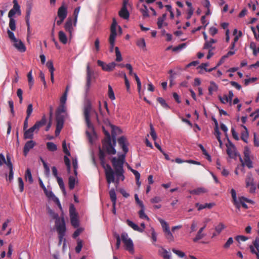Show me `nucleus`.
<instances>
[{"instance_id":"nucleus-1","label":"nucleus","mask_w":259,"mask_h":259,"mask_svg":"<svg viewBox=\"0 0 259 259\" xmlns=\"http://www.w3.org/2000/svg\"><path fill=\"white\" fill-rule=\"evenodd\" d=\"M116 136L112 135V140L102 141V149L99 148V158L101 164L105 170L107 182L108 184L114 182V172L109 164L105 163L106 152L109 155H114L116 153L115 149L116 146Z\"/></svg>"},{"instance_id":"nucleus-2","label":"nucleus","mask_w":259,"mask_h":259,"mask_svg":"<svg viewBox=\"0 0 259 259\" xmlns=\"http://www.w3.org/2000/svg\"><path fill=\"white\" fill-rule=\"evenodd\" d=\"M125 158V154L120 155L118 158L113 157L111 159L112 165L114 168V182L118 183L119 181L121 180L123 181L125 177L123 175L124 172L123 169V163Z\"/></svg>"},{"instance_id":"nucleus-3","label":"nucleus","mask_w":259,"mask_h":259,"mask_svg":"<svg viewBox=\"0 0 259 259\" xmlns=\"http://www.w3.org/2000/svg\"><path fill=\"white\" fill-rule=\"evenodd\" d=\"M91 114H94L96 116V120L98 123H99V119L97 112L94 109H93L91 103H87L83 108V115L84 117L85 121L88 127L91 130H94V127L90 121V115Z\"/></svg>"},{"instance_id":"nucleus-4","label":"nucleus","mask_w":259,"mask_h":259,"mask_svg":"<svg viewBox=\"0 0 259 259\" xmlns=\"http://www.w3.org/2000/svg\"><path fill=\"white\" fill-rule=\"evenodd\" d=\"M231 194L233 199V203L238 209L240 208V205H241L245 209L248 208V206L245 204V202H248L249 203H253V201L252 200L249 199L247 198H245L244 196L239 197L238 200L237 198L236 192L234 189H231Z\"/></svg>"},{"instance_id":"nucleus-5","label":"nucleus","mask_w":259,"mask_h":259,"mask_svg":"<svg viewBox=\"0 0 259 259\" xmlns=\"http://www.w3.org/2000/svg\"><path fill=\"white\" fill-rule=\"evenodd\" d=\"M55 226L57 232L58 234L59 239V244H61L65 234L66 228L64 218L61 220H58L55 221Z\"/></svg>"},{"instance_id":"nucleus-6","label":"nucleus","mask_w":259,"mask_h":259,"mask_svg":"<svg viewBox=\"0 0 259 259\" xmlns=\"http://www.w3.org/2000/svg\"><path fill=\"white\" fill-rule=\"evenodd\" d=\"M95 79L94 72L91 69L90 64H88L87 66L86 84L85 85V91L87 94L90 91L92 79Z\"/></svg>"},{"instance_id":"nucleus-7","label":"nucleus","mask_w":259,"mask_h":259,"mask_svg":"<svg viewBox=\"0 0 259 259\" xmlns=\"http://www.w3.org/2000/svg\"><path fill=\"white\" fill-rule=\"evenodd\" d=\"M121 238L124 244L125 249L133 253L134 252V244L132 239L128 237V234L123 232L121 235Z\"/></svg>"},{"instance_id":"nucleus-8","label":"nucleus","mask_w":259,"mask_h":259,"mask_svg":"<svg viewBox=\"0 0 259 259\" xmlns=\"http://www.w3.org/2000/svg\"><path fill=\"white\" fill-rule=\"evenodd\" d=\"M3 163H5L9 169L8 180L11 182L13 179V167L12 163L11 161L10 157L8 155H7V160H6L5 156L2 154H1V165Z\"/></svg>"},{"instance_id":"nucleus-9","label":"nucleus","mask_w":259,"mask_h":259,"mask_svg":"<svg viewBox=\"0 0 259 259\" xmlns=\"http://www.w3.org/2000/svg\"><path fill=\"white\" fill-rule=\"evenodd\" d=\"M97 64L99 66H101L103 70L108 72L113 70L115 66L117 65V64L114 62H111L109 64H106L101 60L97 61Z\"/></svg>"},{"instance_id":"nucleus-10","label":"nucleus","mask_w":259,"mask_h":259,"mask_svg":"<svg viewBox=\"0 0 259 259\" xmlns=\"http://www.w3.org/2000/svg\"><path fill=\"white\" fill-rule=\"evenodd\" d=\"M253 245L249 246L250 252L256 255L257 259H259V238L256 237L253 241Z\"/></svg>"},{"instance_id":"nucleus-11","label":"nucleus","mask_w":259,"mask_h":259,"mask_svg":"<svg viewBox=\"0 0 259 259\" xmlns=\"http://www.w3.org/2000/svg\"><path fill=\"white\" fill-rule=\"evenodd\" d=\"M14 6L13 8L9 11L8 13V17H13L15 14H21L20 7L18 4L17 0H13Z\"/></svg>"},{"instance_id":"nucleus-12","label":"nucleus","mask_w":259,"mask_h":259,"mask_svg":"<svg viewBox=\"0 0 259 259\" xmlns=\"http://www.w3.org/2000/svg\"><path fill=\"white\" fill-rule=\"evenodd\" d=\"M64 29L66 31L69 33L70 36H71L72 33L73 31V19L72 18H68L67 21L64 24Z\"/></svg>"},{"instance_id":"nucleus-13","label":"nucleus","mask_w":259,"mask_h":259,"mask_svg":"<svg viewBox=\"0 0 259 259\" xmlns=\"http://www.w3.org/2000/svg\"><path fill=\"white\" fill-rule=\"evenodd\" d=\"M13 46L20 52H24L26 51V47L21 40L15 39L13 41Z\"/></svg>"},{"instance_id":"nucleus-14","label":"nucleus","mask_w":259,"mask_h":259,"mask_svg":"<svg viewBox=\"0 0 259 259\" xmlns=\"http://www.w3.org/2000/svg\"><path fill=\"white\" fill-rule=\"evenodd\" d=\"M227 153L231 158H235L237 156L236 148L234 145L230 143L229 146L227 145Z\"/></svg>"},{"instance_id":"nucleus-15","label":"nucleus","mask_w":259,"mask_h":259,"mask_svg":"<svg viewBox=\"0 0 259 259\" xmlns=\"http://www.w3.org/2000/svg\"><path fill=\"white\" fill-rule=\"evenodd\" d=\"M35 145V143L32 140L28 141L25 143L23 148V154L25 156L27 155L29 150L32 149Z\"/></svg>"},{"instance_id":"nucleus-16","label":"nucleus","mask_w":259,"mask_h":259,"mask_svg":"<svg viewBox=\"0 0 259 259\" xmlns=\"http://www.w3.org/2000/svg\"><path fill=\"white\" fill-rule=\"evenodd\" d=\"M126 139L124 137H121L118 139V143L122 149L125 155L127 153L128 149L126 145Z\"/></svg>"},{"instance_id":"nucleus-17","label":"nucleus","mask_w":259,"mask_h":259,"mask_svg":"<svg viewBox=\"0 0 259 259\" xmlns=\"http://www.w3.org/2000/svg\"><path fill=\"white\" fill-rule=\"evenodd\" d=\"M57 15L58 17L66 18L67 15V7L63 4L58 10Z\"/></svg>"},{"instance_id":"nucleus-18","label":"nucleus","mask_w":259,"mask_h":259,"mask_svg":"<svg viewBox=\"0 0 259 259\" xmlns=\"http://www.w3.org/2000/svg\"><path fill=\"white\" fill-rule=\"evenodd\" d=\"M118 14L121 18L125 20L128 19L130 17V13L126 7L122 6L121 10L119 11Z\"/></svg>"},{"instance_id":"nucleus-19","label":"nucleus","mask_w":259,"mask_h":259,"mask_svg":"<svg viewBox=\"0 0 259 259\" xmlns=\"http://www.w3.org/2000/svg\"><path fill=\"white\" fill-rule=\"evenodd\" d=\"M206 227V225H205L203 227H201L199 231H198L196 237L193 238V240L194 242H196L200 239L203 238L205 236V234L203 233V230L205 229Z\"/></svg>"},{"instance_id":"nucleus-20","label":"nucleus","mask_w":259,"mask_h":259,"mask_svg":"<svg viewBox=\"0 0 259 259\" xmlns=\"http://www.w3.org/2000/svg\"><path fill=\"white\" fill-rule=\"evenodd\" d=\"M32 10V6L31 4H29L27 5V9H26V23L28 27V29H29L30 23H29V19L30 16L31 14Z\"/></svg>"},{"instance_id":"nucleus-21","label":"nucleus","mask_w":259,"mask_h":259,"mask_svg":"<svg viewBox=\"0 0 259 259\" xmlns=\"http://www.w3.org/2000/svg\"><path fill=\"white\" fill-rule=\"evenodd\" d=\"M207 192V190L204 188L199 187L195 189L189 191V193L192 195H200L203 193H205Z\"/></svg>"},{"instance_id":"nucleus-22","label":"nucleus","mask_w":259,"mask_h":259,"mask_svg":"<svg viewBox=\"0 0 259 259\" xmlns=\"http://www.w3.org/2000/svg\"><path fill=\"white\" fill-rule=\"evenodd\" d=\"M126 222L127 224L135 231H137L141 233H142L143 232V229H142L137 224H135L134 222L130 221V220H127L126 221Z\"/></svg>"},{"instance_id":"nucleus-23","label":"nucleus","mask_w":259,"mask_h":259,"mask_svg":"<svg viewBox=\"0 0 259 259\" xmlns=\"http://www.w3.org/2000/svg\"><path fill=\"white\" fill-rule=\"evenodd\" d=\"M47 123V119L46 116L44 115L41 118V120L39 121H36L34 124L37 131H38L39 128L45 125Z\"/></svg>"},{"instance_id":"nucleus-24","label":"nucleus","mask_w":259,"mask_h":259,"mask_svg":"<svg viewBox=\"0 0 259 259\" xmlns=\"http://www.w3.org/2000/svg\"><path fill=\"white\" fill-rule=\"evenodd\" d=\"M47 123V119L46 116L44 115L41 118V120L39 121H36L34 124L37 131H38L39 128L45 125Z\"/></svg>"},{"instance_id":"nucleus-25","label":"nucleus","mask_w":259,"mask_h":259,"mask_svg":"<svg viewBox=\"0 0 259 259\" xmlns=\"http://www.w3.org/2000/svg\"><path fill=\"white\" fill-rule=\"evenodd\" d=\"M217 42V40L211 38L210 40H206L203 46V49H211L212 47V44Z\"/></svg>"},{"instance_id":"nucleus-26","label":"nucleus","mask_w":259,"mask_h":259,"mask_svg":"<svg viewBox=\"0 0 259 259\" xmlns=\"http://www.w3.org/2000/svg\"><path fill=\"white\" fill-rule=\"evenodd\" d=\"M243 127L244 131L242 132L241 139L245 143H247V139L248 138V133L246 127L243 125H241Z\"/></svg>"},{"instance_id":"nucleus-27","label":"nucleus","mask_w":259,"mask_h":259,"mask_svg":"<svg viewBox=\"0 0 259 259\" xmlns=\"http://www.w3.org/2000/svg\"><path fill=\"white\" fill-rule=\"evenodd\" d=\"M166 14L164 13L162 15V16L158 17L157 23L158 29H161L162 28V25L163 24V22L166 19Z\"/></svg>"},{"instance_id":"nucleus-28","label":"nucleus","mask_w":259,"mask_h":259,"mask_svg":"<svg viewBox=\"0 0 259 259\" xmlns=\"http://www.w3.org/2000/svg\"><path fill=\"white\" fill-rule=\"evenodd\" d=\"M59 39L63 44H66L67 42V38L63 31H60L58 33Z\"/></svg>"},{"instance_id":"nucleus-29","label":"nucleus","mask_w":259,"mask_h":259,"mask_svg":"<svg viewBox=\"0 0 259 259\" xmlns=\"http://www.w3.org/2000/svg\"><path fill=\"white\" fill-rule=\"evenodd\" d=\"M109 195L110 199L112 202L113 205H116V195L114 189H111L109 191Z\"/></svg>"},{"instance_id":"nucleus-30","label":"nucleus","mask_w":259,"mask_h":259,"mask_svg":"<svg viewBox=\"0 0 259 259\" xmlns=\"http://www.w3.org/2000/svg\"><path fill=\"white\" fill-rule=\"evenodd\" d=\"M158 220L161 225L163 232L170 230L168 224L166 222L161 218H159Z\"/></svg>"},{"instance_id":"nucleus-31","label":"nucleus","mask_w":259,"mask_h":259,"mask_svg":"<svg viewBox=\"0 0 259 259\" xmlns=\"http://www.w3.org/2000/svg\"><path fill=\"white\" fill-rule=\"evenodd\" d=\"M210 86L208 88V92L210 95L212 94L213 92H215L218 89V85L213 81H210Z\"/></svg>"},{"instance_id":"nucleus-32","label":"nucleus","mask_w":259,"mask_h":259,"mask_svg":"<svg viewBox=\"0 0 259 259\" xmlns=\"http://www.w3.org/2000/svg\"><path fill=\"white\" fill-rule=\"evenodd\" d=\"M25 178L26 181H28L30 183H32L33 181L30 169L27 168L25 172Z\"/></svg>"},{"instance_id":"nucleus-33","label":"nucleus","mask_w":259,"mask_h":259,"mask_svg":"<svg viewBox=\"0 0 259 259\" xmlns=\"http://www.w3.org/2000/svg\"><path fill=\"white\" fill-rule=\"evenodd\" d=\"M157 102L160 104L161 106L166 109H169L170 107L166 103L165 101L161 97H158L157 98Z\"/></svg>"},{"instance_id":"nucleus-34","label":"nucleus","mask_w":259,"mask_h":259,"mask_svg":"<svg viewBox=\"0 0 259 259\" xmlns=\"http://www.w3.org/2000/svg\"><path fill=\"white\" fill-rule=\"evenodd\" d=\"M166 239L169 242H174L175 241L174 237L170 230L164 232Z\"/></svg>"},{"instance_id":"nucleus-35","label":"nucleus","mask_w":259,"mask_h":259,"mask_svg":"<svg viewBox=\"0 0 259 259\" xmlns=\"http://www.w3.org/2000/svg\"><path fill=\"white\" fill-rule=\"evenodd\" d=\"M47 148L50 151L54 152L57 150V145L53 142L47 143Z\"/></svg>"},{"instance_id":"nucleus-36","label":"nucleus","mask_w":259,"mask_h":259,"mask_svg":"<svg viewBox=\"0 0 259 259\" xmlns=\"http://www.w3.org/2000/svg\"><path fill=\"white\" fill-rule=\"evenodd\" d=\"M159 252L164 259H170L169 252L163 247H161V251L159 250Z\"/></svg>"},{"instance_id":"nucleus-37","label":"nucleus","mask_w":259,"mask_h":259,"mask_svg":"<svg viewBox=\"0 0 259 259\" xmlns=\"http://www.w3.org/2000/svg\"><path fill=\"white\" fill-rule=\"evenodd\" d=\"M116 35V31H110V35L109 38V42L110 44H112V45L113 44H115V40Z\"/></svg>"},{"instance_id":"nucleus-38","label":"nucleus","mask_w":259,"mask_h":259,"mask_svg":"<svg viewBox=\"0 0 259 259\" xmlns=\"http://www.w3.org/2000/svg\"><path fill=\"white\" fill-rule=\"evenodd\" d=\"M225 228L226 227L223 223H220L217 226H215L214 229L217 234H220Z\"/></svg>"},{"instance_id":"nucleus-39","label":"nucleus","mask_w":259,"mask_h":259,"mask_svg":"<svg viewBox=\"0 0 259 259\" xmlns=\"http://www.w3.org/2000/svg\"><path fill=\"white\" fill-rule=\"evenodd\" d=\"M70 221L71 225L74 227L76 228L79 226V222L78 220L77 215L71 217Z\"/></svg>"},{"instance_id":"nucleus-40","label":"nucleus","mask_w":259,"mask_h":259,"mask_svg":"<svg viewBox=\"0 0 259 259\" xmlns=\"http://www.w3.org/2000/svg\"><path fill=\"white\" fill-rule=\"evenodd\" d=\"M29 88L31 89L33 85L34 80L32 75V70H30L27 74Z\"/></svg>"},{"instance_id":"nucleus-41","label":"nucleus","mask_w":259,"mask_h":259,"mask_svg":"<svg viewBox=\"0 0 259 259\" xmlns=\"http://www.w3.org/2000/svg\"><path fill=\"white\" fill-rule=\"evenodd\" d=\"M108 95L109 98L111 100H115V97L114 93L113 90L110 84H109L108 86Z\"/></svg>"},{"instance_id":"nucleus-42","label":"nucleus","mask_w":259,"mask_h":259,"mask_svg":"<svg viewBox=\"0 0 259 259\" xmlns=\"http://www.w3.org/2000/svg\"><path fill=\"white\" fill-rule=\"evenodd\" d=\"M75 179L72 176L69 178V188L70 190H72L75 187Z\"/></svg>"},{"instance_id":"nucleus-43","label":"nucleus","mask_w":259,"mask_h":259,"mask_svg":"<svg viewBox=\"0 0 259 259\" xmlns=\"http://www.w3.org/2000/svg\"><path fill=\"white\" fill-rule=\"evenodd\" d=\"M80 8L77 7L75 9L74 12H73V16H74V20H73V25L76 26L77 20V17L78 13L79 12Z\"/></svg>"},{"instance_id":"nucleus-44","label":"nucleus","mask_w":259,"mask_h":259,"mask_svg":"<svg viewBox=\"0 0 259 259\" xmlns=\"http://www.w3.org/2000/svg\"><path fill=\"white\" fill-rule=\"evenodd\" d=\"M115 51L116 54V61L117 62H120L122 60L121 54L119 51V48L117 47L115 48Z\"/></svg>"},{"instance_id":"nucleus-45","label":"nucleus","mask_w":259,"mask_h":259,"mask_svg":"<svg viewBox=\"0 0 259 259\" xmlns=\"http://www.w3.org/2000/svg\"><path fill=\"white\" fill-rule=\"evenodd\" d=\"M69 210L70 217L77 215V213L76 212V209L73 204H71L70 205Z\"/></svg>"},{"instance_id":"nucleus-46","label":"nucleus","mask_w":259,"mask_h":259,"mask_svg":"<svg viewBox=\"0 0 259 259\" xmlns=\"http://www.w3.org/2000/svg\"><path fill=\"white\" fill-rule=\"evenodd\" d=\"M196 205L199 206L198 210H201V209L205 208H210L214 205V204L210 203H205L204 205H203V204L199 205L198 203H197Z\"/></svg>"},{"instance_id":"nucleus-47","label":"nucleus","mask_w":259,"mask_h":259,"mask_svg":"<svg viewBox=\"0 0 259 259\" xmlns=\"http://www.w3.org/2000/svg\"><path fill=\"white\" fill-rule=\"evenodd\" d=\"M33 138V133L30 131L29 129L25 131L24 134V138L25 139H32Z\"/></svg>"},{"instance_id":"nucleus-48","label":"nucleus","mask_w":259,"mask_h":259,"mask_svg":"<svg viewBox=\"0 0 259 259\" xmlns=\"http://www.w3.org/2000/svg\"><path fill=\"white\" fill-rule=\"evenodd\" d=\"M233 239L232 237L228 238L226 242L224 244L223 248L228 249L230 248V246L233 243Z\"/></svg>"},{"instance_id":"nucleus-49","label":"nucleus","mask_w":259,"mask_h":259,"mask_svg":"<svg viewBox=\"0 0 259 259\" xmlns=\"http://www.w3.org/2000/svg\"><path fill=\"white\" fill-rule=\"evenodd\" d=\"M9 27L12 31H14L16 29V21L13 17H9Z\"/></svg>"},{"instance_id":"nucleus-50","label":"nucleus","mask_w":259,"mask_h":259,"mask_svg":"<svg viewBox=\"0 0 259 259\" xmlns=\"http://www.w3.org/2000/svg\"><path fill=\"white\" fill-rule=\"evenodd\" d=\"M44 191V193L46 194V195L49 198L52 199V200L53 201L54 200V198H56L57 197L55 196V195L54 194V193L52 192V191L48 190L46 189Z\"/></svg>"},{"instance_id":"nucleus-51","label":"nucleus","mask_w":259,"mask_h":259,"mask_svg":"<svg viewBox=\"0 0 259 259\" xmlns=\"http://www.w3.org/2000/svg\"><path fill=\"white\" fill-rule=\"evenodd\" d=\"M113 236L116 239V247L117 249H118L120 245L121 239L120 236L116 232L113 233Z\"/></svg>"},{"instance_id":"nucleus-52","label":"nucleus","mask_w":259,"mask_h":259,"mask_svg":"<svg viewBox=\"0 0 259 259\" xmlns=\"http://www.w3.org/2000/svg\"><path fill=\"white\" fill-rule=\"evenodd\" d=\"M66 110V107L65 105L60 104L59 106L57 109L56 113L61 114L65 113Z\"/></svg>"},{"instance_id":"nucleus-53","label":"nucleus","mask_w":259,"mask_h":259,"mask_svg":"<svg viewBox=\"0 0 259 259\" xmlns=\"http://www.w3.org/2000/svg\"><path fill=\"white\" fill-rule=\"evenodd\" d=\"M139 217L142 219H146L147 221L149 220V217L144 212V207L141 208L139 212Z\"/></svg>"},{"instance_id":"nucleus-54","label":"nucleus","mask_w":259,"mask_h":259,"mask_svg":"<svg viewBox=\"0 0 259 259\" xmlns=\"http://www.w3.org/2000/svg\"><path fill=\"white\" fill-rule=\"evenodd\" d=\"M134 76L137 83V88L139 93L140 92L141 89V82L139 77L138 76L136 73H134Z\"/></svg>"},{"instance_id":"nucleus-55","label":"nucleus","mask_w":259,"mask_h":259,"mask_svg":"<svg viewBox=\"0 0 259 259\" xmlns=\"http://www.w3.org/2000/svg\"><path fill=\"white\" fill-rule=\"evenodd\" d=\"M67 90H65L63 95L60 98V104L65 105V103H66V102L67 100Z\"/></svg>"},{"instance_id":"nucleus-56","label":"nucleus","mask_w":259,"mask_h":259,"mask_svg":"<svg viewBox=\"0 0 259 259\" xmlns=\"http://www.w3.org/2000/svg\"><path fill=\"white\" fill-rule=\"evenodd\" d=\"M150 135L151 136L152 139L154 141H155L157 138V135H156V133L155 130H154L152 124H150Z\"/></svg>"},{"instance_id":"nucleus-57","label":"nucleus","mask_w":259,"mask_h":259,"mask_svg":"<svg viewBox=\"0 0 259 259\" xmlns=\"http://www.w3.org/2000/svg\"><path fill=\"white\" fill-rule=\"evenodd\" d=\"M57 182L58 185L60 188V189L65 192V187L64 185V182L63 179L60 177H57Z\"/></svg>"},{"instance_id":"nucleus-58","label":"nucleus","mask_w":259,"mask_h":259,"mask_svg":"<svg viewBox=\"0 0 259 259\" xmlns=\"http://www.w3.org/2000/svg\"><path fill=\"white\" fill-rule=\"evenodd\" d=\"M50 215L52 217V218L53 219H55L56 221H57L58 220H61V219H60L59 218V215L57 213H55L53 210L50 209L48 211Z\"/></svg>"},{"instance_id":"nucleus-59","label":"nucleus","mask_w":259,"mask_h":259,"mask_svg":"<svg viewBox=\"0 0 259 259\" xmlns=\"http://www.w3.org/2000/svg\"><path fill=\"white\" fill-rule=\"evenodd\" d=\"M244 164L249 168H252L253 167L252 166V162L251 161L250 158H244Z\"/></svg>"},{"instance_id":"nucleus-60","label":"nucleus","mask_w":259,"mask_h":259,"mask_svg":"<svg viewBox=\"0 0 259 259\" xmlns=\"http://www.w3.org/2000/svg\"><path fill=\"white\" fill-rule=\"evenodd\" d=\"M235 240L239 243L240 241H246L248 240V237L243 235H237L235 238Z\"/></svg>"},{"instance_id":"nucleus-61","label":"nucleus","mask_w":259,"mask_h":259,"mask_svg":"<svg viewBox=\"0 0 259 259\" xmlns=\"http://www.w3.org/2000/svg\"><path fill=\"white\" fill-rule=\"evenodd\" d=\"M18 186L20 192H23L24 190V183L21 178L19 177L18 178Z\"/></svg>"},{"instance_id":"nucleus-62","label":"nucleus","mask_w":259,"mask_h":259,"mask_svg":"<svg viewBox=\"0 0 259 259\" xmlns=\"http://www.w3.org/2000/svg\"><path fill=\"white\" fill-rule=\"evenodd\" d=\"M46 66L49 69V70L50 72V73L54 72L55 69L53 66V62L52 61H48L46 64Z\"/></svg>"},{"instance_id":"nucleus-63","label":"nucleus","mask_w":259,"mask_h":259,"mask_svg":"<svg viewBox=\"0 0 259 259\" xmlns=\"http://www.w3.org/2000/svg\"><path fill=\"white\" fill-rule=\"evenodd\" d=\"M140 11L144 17H149L148 10L147 7L145 5H144V8L141 9Z\"/></svg>"},{"instance_id":"nucleus-64","label":"nucleus","mask_w":259,"mask_h":259,"mask_svg":"<svg viewBox=\"0 0 259 259\" xmlns=\"http://www.w3.org/2000/svg\"><path fill=\"white\" fill-rule=\"evenodd\" d=\"M233 96H234V94H233V92L232 91H230L229 92L228 96H227V97H225L226 102L231 103L232 100Z\"/></svg>"}]
</instances>
